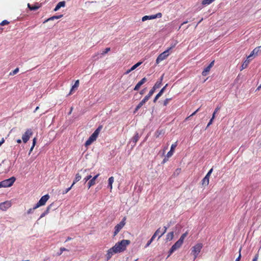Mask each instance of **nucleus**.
Returning <instances> with one entry per match:
<instances>
[{"mask_svg": "<svg viewBox=\"0 0 261 261\" xmlns=\"http://www.w3.org/2000/svg\"><path fill=\"white\" fill-rule=\"evenodd\" d=\"M250 60H251L250 58H249V59L247 58V59L246 60L243 62V63L242 64V66H241V70L246 68L247 67L248 65L249 64V63L250 62Z\"/></svg>", "mask_w": 261, "mask_h": 261, "instance_id": "21", "label": "nucleus"}, {"mask_svg": "<svg viewBox=\"0 0 261 261\" xmlns=\"http://www.w3.org/2000/svg\"><path fill=\"white\" fill-rule=\"evenodd\" d=\"M11 203L10 201H6L0 203V210L3 211H6L7 209L10 207Z\"/></svg>", "mask_w": 261, "mask_h": 261, "instance_id": "9", "label": "nucleus"}, {"mask_svg": "<svg viewBox=\"0 0 261 261\" xmlns=\"http://www.w3.org/2000/svg\"><path fill=\"white\" fill-rule=\"evenodd\" d=\"M49 196L48 194H46L43 196L39 200L38 202L42 205L45 204L46 201L48 200Z\"/></svg>", "mask_w": 261, "mask_h": 261, "instance_id": "13", "label": "nucleus"}, {"mask_svg": "<svg viewBox=\"0 0 261 261\" xmlns=\"http://www.w3.org/2000/svg\"><path fill=\"white\" fill-rule=\"evenodd\" d=\"M162 16V14L161 13H158L155 15H152V17L153 19L156 18H161Z\"/></svg>", "mask_w": 261, "mask_h": 261, "instance_id": "42", "label": "nucleus"}, {"mask_svg": "<svg viewBox=\"0 0 261 261\" xmlns=\"http://www.w3.org/2000/svg\"><path fill=\"white\" fill-rule=\"evenodd\" d=\"M176 146H177V145H176V143L172 144L170 151L168 152V153L166 155L167 158H169L173 155L174 150L175 148L176 147Z\"/></svg>", "mask_w": 261, "mask_h": 261, "instance_id": "17", "label": "nucleus"}, {"mask_svg": "<svg viewBox=\"0 0 261 261\" xmlns=\"http://www.w3.org/2000/svg\"><path fill=\"white\" fill-rule=\"evenodd\" d=\"M202 247H203L202 244L198 243L192 248L191 254L194 255V259H195L197 257V256H198V254L199 253V252H200Z\"/></svg>", "mask_w": 261, "mask_h": 261, "instance_id": "3", "label": "nucleus"}, {"mask_svg": "<svg viewBox=\"0 0 261 261\" xmlns=\"http://www.w3.org/2000/svg\"><path fill=\"white\" fill-rule=\"evenodd\" d=\"M92 143V141L90 139H88L86 141V142L85 143V146H88L90 145Z\"/></svg>", "mask_w": 261, "mask_h": 261, "instance_id": "48", "label": "nucleus"}, {"mask_svg": "<svg viewBox=\"0 0 261 261\" xmlns=\"http://www.w3.org/2000/svg\"><path fill=\"white\" fill-rule=\"evenodd\" d=\"M162 84V82L158 80L152 88H153V90H155L156 89L160 88Z\"/></svg>", "mask_w": 261, "mask_h": 261, "instance_id": "25", "label": "nucleus"}, {"mask_svg": "<svg viewBox=\"0 0 261 261\" xmlns=\"http://www.w3.org/2000/svg\"><path fill=\"white\" fill-rule=\"evenodd\" d=\"M174 237V232L173 231L168 233L166 236V240L167 241H171L173 239Z\"/></svg>", "mask_w": 261, "mask_h": 261, "instance_id": "28", "label": "nucleus"}, {"mask_svg": "<svg viewBox=\"0 0 261 261\" xmlns=\"http://www.w3.org/2000/svg\"><path fill=\"white\" fill-rule=\"evenodd\" d=\"M36 138H34L33 139V145H32V146L31 147L30 149V152H29V154H30V153L32 151L36 143Z\"/></svg>", "mask_w": 261, "mask_h": 261, "instance_id": "39", "label": "nucleus"}, {"mask_svg": "<svg viewBox=\"0 0 261 261\" xmlns=\"http://www.w3.org/2000/svg\"><path fill=\"white\" fill-rule=\"evenodd\" d=\"M72 187H71V186L68 188H67L65 190L63 191L62 194H65L67 193L70 190V189L72 188Z\"/></svg>", "mask_w": 261, "mask_h": 261, "instance_id": "46", "label": "nucleus"}, {"mask_svg": "<svg viewBox=\"0 0 261 261\" xmlns=\"http://www.w3.org/2000/svg\"><path fill=\"white\" fill-rule=\"evenodd\" d=\"M170 224H168L167 226H164V230H163V232H161L160 233V236H159V237H158L159 239H160L163 235H164L166 233L167 229L170 227Z\"/></svg>", "mask_w": 261, "mask_h": 261, "instance_id": "29", "label": "nucleus"}, {"mask_svg": "<svg viewBox=\"0 0 261 261\" xmlns=\"http://www.w3.org/2000/svg\"><path fill=\"white\" fill-rule=\"evenodd\" d=\"M199 109L196 110L194 112H193L189 117L187 118L186 119H188L190 117L194 116L199 110Z\"/></svg>", "mask_w": 261, "mask_h": 261, "instance_id": "56", "label": "nucleus"}, {"mask_svg": "<svg viewBox=\"0 0 261 261\" xmlns=\"http://www.w3.org/2000/svg\"><path fill=\"white\" fill-rule=\"evenodd\" d=\"M140 138V135L138 133L136 132L135 136L132 138L131 140L129 142V143L131 144L132 148L134 147L135 145L139 138Z\"/></svg>", "mask_w": 261, "mask_h": 261, "instance_id": "10", "label": "nucleus"}, {"mask_svg": "<svg viewBox=\"0 0 261 261\" xmlns=\"http://www.w3.org/2000/svg\"><path fill=\"white\" fill-rule=\"evenodd\" d=\"M188 233L187 231H186V232H185L184 233H183L181 237H180L179 239L178 240V241L181 242V243H183V242H184V239H185V238L187 236Z\"/></svg>", "mask_w": 261, "mask_h": 261, "instance_id": "32", "label": "nucleus"}, {"mask_svg": "<svg viewBox=\"0 0 261 261\" xmlns=\"http://www.w3.org/2000/svg\"><path fill=\"white\" fill-rule=\"evenodd\" d=\"M177 44L176 42H173L169 47H168L167 49L169 51H170L172 49L174 48L176 45Z\"/></svg>", "mask_w": 261, "mask_h": 261, "instance_id": "37", "label": "nucleus"}, {"mask_svg": "<svg viewBox=\"0 0 261 261\" xmlns=\"http://www.w3.org/2000/svg\"><path fill=\"white\" fill-rule=\"evenodd\" d=\"M211 70V68H209V67L207 66L203 70L202 72V75L203 76H206L209 71H210Z\"/></svg>", "mask_w": 261, "mask_h": 261, "instance_id": "30", "label": "nucleus"}, {"mask_svg": "<svg viewBox=\"0 0 261 261\" xmlns=\"http://www.w3.org/2000/svg\"><path fill=\"white\" fill-rule=\"evenodd\" d=\"M63 16V15H55V16H53L49 18H48L47 19L45 20L44 22V23L47 22V21H50V20H54L55 19H59V18H61Z\"/></svg>", "mask_w": 261, "mask_h": 261, "instance_id": "24", "label": "nucleus"}, {"mask_svg": "<svg viewBox=\"0 0 261 261\" xmlns=\"http://www.w3.org/2000/svg\"><path fill=\"white\" fill-rule=\"evenodd\" d=\"M114 177L111 176L109 177L108 179V187L111 190L112 189V184L114 182Z\"/></svg>", "mask_w": 261, "mask_h": 261, "instance_id": "23", "label": "nucleus"}, {"mask_svg": "<svg viewBox=\"0 0 261 261\" xmlns=\"http://www.w3.org/2000/svg\"><path fill=\"white\" fill-rule=\"evenodd\" d=\"M153 240L154 239L151 238V239L148 241L147 243L146 244L145 247L147 248V247H148Z\"/></svg>", "mask_w": 261, "mask_h": 261, "instance_id": "44", "label": "nucleus"}, {"mask_svg": "<svg viewBox=\"0 0 261 261\" xmlns=\"http://www.w3.org/2000/svg\"><path fill=\"white\" fill-rule=\"evenodd\" d=\"M168 86V84H166V85L162 88V89L160 90V91L156 94V95L155 96L154 99H153V102H156L158 98L161 97L163 93L164 92L166 87Z\"/></svg>", "mask_w": 261, "mask_h": 261, "instance_id": "12", "label": "nucleus"}, {"mask_svg": "<svg viewBox=\"0 0 261 261\" xmlns=\"http://www.w3.org/2000/svg\"><path fill=\"white\" fill-rule=\"evenodd\" d=\"M98 135V134L97 133V132H94V133L91 135L93 138L96 139Z\"/></svg>", "mask_w": 261, "mask_h": 261, "instance_id": "47", "label": "nucleus"}, {"mask_svg": "<svg viewBox=\"0 0 261 261\" xmlns=\"http://www.w3.org/2000/svg\"><path fill=\"white\" fill-rule=\"evenodd\" d=\"M114 249H113V247L111 248L110 249H109L108 251H107V253L106 254V260L108 261L109 260L112 256V255L114 254V253H117L116 252H114Z\"/></svg>", "mask_w": 261, "mask_h": 261, "instance_id": "15", "label": "nucleus"}, {"mask_svg": "<svg viewBox=\"0 0 261 261\" xmlns=\"http://www.w3.org/2000/svg\"><path fill=\"white\" fill-rule=\"evenodd\" d=\"M54 206V203H51L50 205H49L47 207L45 211L44 212V213L46 215H47L50 209L52 208V207Z\"/></svg>", "mask_w": 261, "mask_h": 261, "instance_id": "34", "label": "nucleus"}, {"mask_svg": "<svg viewBox=\"0 0 261 261\" xmlns=\"http://www.w3.org/2000/svg\"><path fill=\"white\" fill-rule=\"evenodd\" d=\"M155 90L152 88L149 92L148 94L144 97V98L148 101L150 97L153 95Z\"/></svg>", "mask_w": 261, "mask_h": 261, "instance_id": "22", "label": "nucleus"}, {"mask_svg": "<svg viewBox=\"0 0 261 261\" xmlns=\"http://www.w3.org/2000/svg\"><path fill=\"white\" fill-rule=\"evenodd\" d=\"M9 23V22L7 21V20H4L1 22L0 23V25L2 26H4L5 25L8 24Z\"/></svg>", "mask_w": 261, "mask_h": 261, "instance_id": "45", "label": "nucleus"}, {"mask_svg": "<svg viewBox=\"0 0 261 261\" xmlns=\"http://www.w3.org/2000/svg\"><path fill=\"white\" fill-rule=\"evenodd\" d=\"M110 50V47H107V48H105L104 50L102 51V52H101L100 53V57H101L102 56H103L104 55L106 54Z\"/></svg>", "mask_w": 261, "mask_h": 261, "instance_id": "36", "label": "nucleus"}, {"mask_svg": "<svg viewBox=\"0 0 261 261\" xmlns=\"http://www.w3.org/2000/svg\"><path fill=\"white\" fill-rule=\"evenodd\" d=\"M32 134L33 133L31 129H27L22 136V140L23 142L25 143H27Z\"/></svg>", "mask_w": 261, "mask_h": 261, "instance_id": "8", "label": "nucleus"}, {"mask_svg": "<svg viewBox=\"0 0 261 261\" xmlns=\"http://www.w3.org/2000/svg\"><path fill=\"white\" fill-rule=\"evenodd\" d=\"M261 53V46L255 47L248 56V59L251 58L253 56H257L259 53Z\"/></svg>", "mask_w": 261, "mask_h": 261, "instance_id": "11", "label": "nucleus"}, {"mask_svg": "<svg viewBox=\"0 0 261 261\" xmlns=\"http://www.w3.org/2000/svg\"><path fill=\"white\" fill-rule=\"evenodd\" d=\"M99 175V174H97L95 176H94L92 179H90L89 182H88V187L89 189L91 187L94 185L95 184V180L97 178Z\"/></svg>", "mask_w": 261, "mask_h": 261, "instance_id": "16", "label": "nucleus"}, {"mask_svg": "<svg viewBox=\"0 0 261 261\" xmlns=\"http://www.w3.org/2000/svg\"><path fill=\"white\" fill-rule=\"evenodd\" d=\"M163 77H164V74H163V75L160 77V78L158 80V81H161V82H162V81H163Z\"/></svg>", "mask_w": 261, "mask_h": 261, "instance_id": "64", "label": "nucleus"}, {"mask_svg": "<svg viewBox=\"0 0 261 261\" xmlns=\"http://www.w3.org/2000/svg\"><path fill=\"white\" fill-rule=\"evenodd\" d=\"M258 257V255L257 254L254 256V258H253L252 261H257Z\"/></svg>", "mask_w": 261, "mask_h": 261, "instance_id": "55", "label": "nucleus"}, {"mask_svg": "<svg viewBox=\"0 0 261 261\" xmlns=\"http://www.w3.org/2000/svg\"><path fill=\"white\" fill-rule=\"evenodd\" d=\"M28 7L31 10L35 11L38 9L40 7V6L38 4H36L35 5L32 6L29 3L28 4Z\"/></svg>", "mask_w": 261, "mask_h": 261, "instance_id": "20", "label": "nucleus"}, {"mask_svg": "<svg viewBox=\"0 0 261 261\" xmlns=\"http://www.w3.org/2000/svg\"><path fill=\"white\" fill-rule=\"evenodd\" d=\"M214 119H211L209 122L208 123L206 127H208L213 122Z\"/></svg>", "mask_w": 261, "mask_h": 261, "instance_id": "58", "label": "nucleus"}, {"mask_svg": "<svg viewBox=\"0 0 261 261\" xmlns=\"http://www.w3.org/2000/svg\"><path fill=\"white\" fill-rule=\"evenodd\" d=\"M89 171V169H82L79 170V172L76 174L75 178L73 181L72 184L71 185V187H73V185L79 181H80L82 177H84L85 175V174Z\"/></svg>", "mask_w": 261, "mask_h": 261, "instance_id": "2", "label": "nucleus"}, {"mask_svg": "<svg viewBox=\"0 0 261 261\" xmlns=\"http://www.w3.org/2000/svg\"><path fill=\"white\" fill-rule=\"evenodd\" d=\"M161 233V231H160V228H159L155 232H154V233L153 234V236H152V238H153V239H155V238L158 236L159 235V236H160L159 234Z\"/></svg>", "mask_w": 261, "mask_h": 261, "instance_id": "38", "label": "nucleus"}, {"mask_svg": "<svg viewBox=\"0 0 261 261\" xmlns=\"http://www.w3.org/2000/svg\"><path fill=\"white\" fill-rule=\"evenodd\" d=\"M16 178L15 177L12 176L8 179L2 181L3 186L4 188L10 187L15 182Z\"/></svg>", "mask_w": 261, "mask_h": 261, "instance_id": "5", "label": "nucleus"}, {"mask_svg": "<svg viewBox=\"0 0 261 261\" xmlns=\"http://www.w3.org/2000/svg\"><path fill=\"white\" fill-rule=\"evenodd\" d=\"M79 80H76L73 86H72L71 90H70V91L69 92V94H71L72 93V91L75 89V88H76L79 87Z\"/></svg>", "mask_w": 261, "mask_h": 261, "instance_id": "26", "label": "nucleus"}, {"mask_svg": "<svg viewBox=\"0 0 261 261\" xmlns=\"http://www.w3.org/2000/svg\"><path fill=\"white\" fill-rule=\"evenodd\" d=\"M83 180L84 181V184L86 183L88 180H89L92 177V176L90 174H88L87 172L85 174V175L83 177Z\"/></svg>", "mask_w": 261, "mask_h": 261, "instance_id": "27", "label": "nucleus"}, {"mask_svg": "<svg viewBox=\"0 0 261 261\" xmlns=\"http://www.w3.org/2000/svg\"><path fill=\"white\" fill-rule=\"evenodd\" d=\"M169 55V51L168 50L166 49L159 55L157 59H156V63L159 64L160 62L165 60Z\"/></svg>", "mask_w": 261, "mask_h": 261, "instance_id": "6", "label": "nucleus"}, {"mask_svg": "<svg viewBox=\"0 0 261 261\" xmlns=\"http://www.w3.org/2000/svg\"><path fill=\"white\" fill-rule=\"evenodd\" d=\"M34 208L33 207V208H30L29 210H28L27 211V214H32L33 213V212L34 211Z\"/></svg>", "mask_w": 261, "mask_h": 261, "instance_id": "50", "label": "nucleus"}, {"mask_svg": "<svg viewBox=\"0 0 261 261\" xmlns=\"http://www.w3.org/2000/svg\"><path fill=\"white\" fill-rule=\"evenodd\" d=\"M147 101L144 98L139 102V103L136 106L135 110H134V113H136L137 112V111H138L139 110V109H140L142 107V106Z\"/></svg>", "mask_w": 261, "mask_h": 261, "instance_id": "18", "label": "nucleus"}, {"mask_svg": "<svg viewBox=\"0 0 261 261\" xmlns=\"http://www.w3.org/2000/svg\"><path fill=\"white\" fill-rule=\"evenodd\" d=\"M241 248H240V250H239V256L236 258V260H235V261H240V260L241 258Z\"/></svg>", "mask_w": 261, "mask_h": 261, "instance_id": "49", "label": "nucleus"}, {"mask_svg": "<svg viewBox=\"0 0 261 261\" xmlns=\"http://www.w3.org/2000/svg\"><path fill=\"white\" fill-rule=\"evenodd\" d=\"M65 6V1H62L60 2L56 6L55 8L54 9V11H57L61 7H64Z\"/></svg>", "mask_w": 261, "mask_h": 261, "instance_id": "19", "label": "nucleus"}, {"mask_svg": "<svg viewBox=\"0 0 261 261\" xmlns=\"http://www.w3.org/2000/svg\"><path fill=\"white\" fill-rule=\"evenodd\" d=\"M89 139H90L92 142H93V141H94L95 140H96L95 139H94V138H93L92 136H90V137L89 138Z\"/></svg>", "mask_w": 261, "mask_h": 261, "instance_id": "63", "label": "nucleus"}, {"mask_svg": "<svg viewBox=\"0 0 261 261\" xmlns=\"http://www.w3.org/2000/svg\"><path fill=\"white\" fill-rule=\"evenodd\" d=\"M214 63H215V61L213 60V61H212L210 63V64L207 66L209 67V68L211 69V68L214 66Z\"/></svg>", "mask_w": 261, "mask_h": 261, "instance_id": "53", "label": "nucleus"}, {"mask_svg": "<svg viewBox=\"0 0 261 261\" xmlns=\"http://www.w3.org/2000/svg\"><path fill=\"white\" fill-rule=\"evenodd\" d=\"M147 81L146 77H143L140 81H139L134 88V90L138 91L140 87Z\"/></svg>", "mask_w": 261, "mask_h": 261, "instance_id": "14", "label": "nucleus"}, {"mask_svg": "<svg viewBox=\"0 0 261 261\" xmlns=\"http://www.w3.org/2000/svg\"><path fill=\"white\" fill-rule=\"evenodd\" d=\"M213 172V168L211 169L206 175L205 176V177L202 179L201 181V184L202 186H207L209 184V178L211 174H212Z\"/></svg>", "mask_w": 261, "mask_h": 261, "instance_id": "7", "label": "nucleus"}, {"mask_svg": "<svg viewBox=\"0 0 261 261\" xmlns=\"http://www.w3.org/2000/svg\"><path fill=\"white\" fill-rule=\"evenodd\" d=\"M182 243H181V242H180L178 240L174 244V246H175L176 247L177 249H178L179 248L181 245H182Z\"/></svg>", "mask_w": 261, "mask_h": 261, "instance_id": "40", "label": "nucleus"}, {"mask_svg": "<svg viewBox=\"0 0 261 261\" xmlns=\"http://www.w3.org/2000/svg\"><path fill=\"white\" fill-rule=\"evenodd\" d=\"M220 109V107L219 106H217V108L215 109L214 112L217 113Z\"/></svg>", "mask_w": 261, "mask_h": 261, "instance_id": "57", "label": "nucleus"}, {"mask_svg": "<svg viewBox=\"0 0 261 261\" xmlns=\"http://www.w3.org/2000/svg\"><path fill=\"white\" fill-rule=\"evenodd\" d=\"M177 249L174 245L171 247L169 251V254L168 255V257H169L175 251H176Z\"/></svg>", "mask_w": 261, "mask_h": 261, "instance_id": "31", "label": "nucleus"}, {"mask_svg": "<svg viewBox=\"0 0 261 261\" xmlns=\"http://www.w3.org/2000/svg\"><path fill=\"white\" fill-rule=\"evenodd\" d=\"M42 206L38 202L36 204V205L33 207L34 210L38 208L39 207Z\"/></svg>", "mask_w": 261, "mask_h": 261, "instance_id": "51", "label": "nucleus"}, {"mask_svg": "<svg viewBox=\"0 0 261 261\" xmlns=\"http://www.w3.org/2000/svg\"><path fill=\"white\" fill-rule=\"evenodd\" d=\"M142 64V62H138L137 63H136V64H135V65L136 66V67L137 68L139 66H140L141 64Z\"/></svg>", "mask_w": 261, "mask_h": 261, "instance_id": "62", "label": "nucleus"}, {"mask_svg": "<svg viewBox=\"0 0 261 261\" xmlns=\"http://www.w3.org/2000/svg\"><path fill=\"white\" fill-rule=\"evenodd\" d=\"M130 244V241L128 240H122V241L117 242L113 247L114 249V252L120 253L125 251L126 249L127 246Z\"/></svg>", "mask_w": 261, "mask_h": 261, "instance_id": "1", "label": "nucleus"}, {"mask_svg": "<svg viewBox=\"0 0 261 261\" xmlns=\"http://www.w3.org/2000/svg\"><path fill=\"white\" fill-rule=\"evenodd\" d=\"M172 98H166L164 101V106H166L168 103H169V102L171 100Z\"/></svg>", "mask_w": 261, "mask_h": 261, "instance_id": "43", "label": "nucleus"}, {"mask_svg": "<svg viewBox=\"0 0 261 261\" xmlns=\"http://www.w3.org/2000/svg\"><path fill=\"white\" fill-rule=\"evenodd\" d=\"M153 17H152V15H149V16H148V15H145L144 16H143L142 18V21H145L147 20H149V19H153Z\"/></svg>", "mask_w": 261, "mask_h": 261, "instance_id": "33", "label": "nucleus"}, {"mask_svg": "<svg viewBox=\"0 0 261 261\" xmlns=\"http://www.w3.org/2000/svg\"><path fill=\"white\" fill-rule=\"evenodd\" d=\"M125 217H124L122 221L118 224H117L114 227V231L113 236H116L120 230L123 227L125 224Z\"/></svg>", "mask_w": 261, "mask_h": 261, "instance_id": "4", "label": "nucleus"}, {"mask_svg": "<svg viewBox=\"0 0 261 261\" xmlns=\"http://www.w3.org/2000/svg\"><path fill=\"white\" fill-rule=\"evenodd\" d=\"M46 216V214L43 212L40 216L39 218L38 219V220L42 218L43 217H45Z\"/></svg>", "mask_w": 261, "mask_h": 261, "instance_id": "59", "label": "nucleus"}, {"mask_svg": "<svg viewBox=\"0 0 261 261\" xmlns=\"http://www.w3.org/2000/svg\"><path fill=\"white\" fill-rule=\"evenodd\" d=\"M102 128V126L100 125L98 127V128L95 130V132H97V133L99 134L100 131L101 130Z\"/></svg>", "mask_w": 261, "mask_h": 261, "instance_id": "52", "label": "nucleus"}, {"mask_svg": "<svg viewBox=\"0 0 261 261\" xmlns=\"http://www.w3.org/2000/svg\"><path fill=\"white\" fill-rule=\"evenodd\" d=\"M214 63H215V61L213 60V61H212L210 63V64L207 66L209 67V68L211 69V68L214 66Z\"/></svg>", "mask_w": 261, "mask_h": 261, "instance_id": "54", "label": "nucleus"}, {"mask_svg": "<svg viewBox=\"0 0 261 261\" xmlns=\"http://www.w3.org/2000/svg\"><path fill=\"white\" fill-rule=\"evenodd\" d=\"M215 1V0H203L202 2V4L203 5H210Z\"/></svg>", "mask_w": 261, "mask_h": 261, "instance_id": "35", "label": "nucleus"}, {"mask_svg": "<svg viewBox=\"0 0 261 261\" xmlns=\"http://www.w3.org/2000/svg\"><path fill=\"white\" fill-rule=\"evenodd\" d=\"M145 89L141 90L139 92L140 95H143L145 93Z\"/></svg>", "mask_w": 261, "mask_h": 261, "instance_id": "60", "label": "nucleus"}, {"mask_svg": "<svg viewBox=\"0 0 261 261\" xmlns=\"http://www.w3.org/2000/svg\"><path fill=\"white\" fill-rule=\"evenodd\" d=\"M18 71H19V68H16L15 69H14L13 71H12V72H11L10 73V75H14L16 74Z\"/></svg>", "mask_w": 261, "mask_h": 261, "instance_id": "41", "label": "nucleus"}, {"mask_svg": "<svg viewBox=\"0 0 261 261\" xmlns=\"http://www.w3.org/2000/svg\"><path fill=\"white\" fill-rule=\"evenodd\" d=\"M66 250H67V249H66L65 248H64V247H61V248H60V251H61V253H63V252L64 251H66Z\"/></svg>", "mask_w": 261, "mask_h": 261, "instance_id": "61", "label": "nucleus"}]
</instances>
